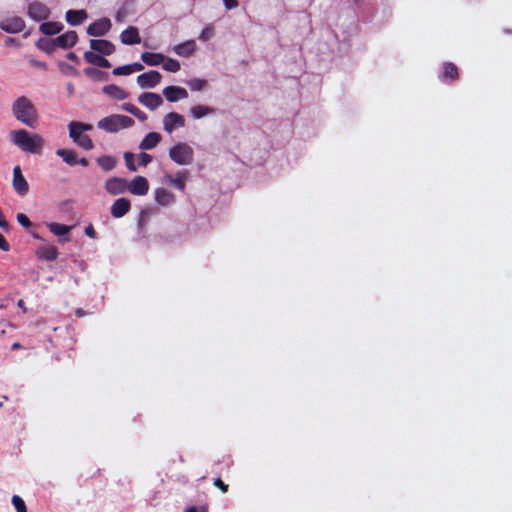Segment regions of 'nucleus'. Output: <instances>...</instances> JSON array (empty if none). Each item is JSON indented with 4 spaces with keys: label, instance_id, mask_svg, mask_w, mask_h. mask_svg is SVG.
Here are the masks:
<instances>
[{
    "label": "nucleus",
    "instance_id": "f257e3e1",
    "mask_svg": "<svg viewBox=\"0 0 512 512\" xmlns=\"http://www.w3.org/2000/svg\"><path fill=\"white\" fill-rule=\"evenodd\" d=\"M13 116L28 127L34 128L38 123V113L35 105L26 96L16 98L12 104Z\"/></svg>",
    "mask_w": 512,
    "mask_h": 512
},
{
    "label": "nucleus",
    "instance_id": "f03ea898",
    "mask_svg": "<svg viewBox=\"0 0 512 512\" xmlns=\"http://www.w3.org/2000/svg\"><path fill=\"white\" fill-rule=\"evenodd\" d=\"M11 141L22 151L31 154H41L44 139L38 134H30L24 129L11 132Z\"/></svg>",
    "mask_w": 512,
    "mask_h": 512
},
{
    "label": "nucleus",
    "instance_id": "7ed1b4c3",
    "mask_svg": "<svg viewBox=\"0 0 512 512\" xmlns=\"http://www.w3.org/2000/svg\"><path fill=\"white\" fill-rule=\"evenodd\" d=\"M134 125V120L125 115H110L102 118L98 123L99 129L105 130L109 133H116L121 128H129Z\"/></svg>",
    "mask_w": 512,
    "mask_h": 512
},
{
    "label": "nucleus",
    "instance_id": "20e7f679",
    "mask_svg": "<svg viewBox=\"0 0 512 512\" xmlns=\"http://www.w3.org/2000/svg\"><path fill=\"white\" fill-rule=\"evenodd\" d=\"M169 157L178 165H190L194 160V150L189 144L179 142L169 149Z\"/></svg>",
    "mask_w": 512,
    "mask_h": 512
},
{
    "label": "nucleus",
    "instance_id": "39448f33",
    "mask_svg": "<svg viewBox=\"0 0 512 512\" xmlns=\"http://www.w3.org/2000/svg\"><path fill=\"white\" fill-rule=\"evenodd\" d=\"M50 14V8L39 1H33L27 7L28 17L36 22L48 19Z\"/></svg>",
    "mask_w": 512,
    "mask_h": 512
},
{
    "label": "nucleus",
    "instance_id": "423d86ee",
    "mask_svg": "<svg viewBox=\"0 0 512 512\" xmlns=\"http://www.w3.org/2000/svg\"><path fill=\"white\" fill-rule=\"evenodd\" d=\"M111 27V20L107 17H103L89 24L86 33L89 36L101 37L105 36L110 31Z\"/></svg>",
    "mask_w": 512,
    "mask_h": 512
},
{
    "label": "nucleus",
    "instance_id": "0eeeda50",
    "mask_svg": "<svg viewBox=\"0 0 512 512\" xmlns=\"http://www.w3.org/2000/svg\"><path fill=\"white\" fill-rule=\"evenodd\" d=\"M75 126V121L69 124V136L79 147L87 151L92 150L94 144L91 138L87 134L76 129Z\"/></svg>",
    "mask_w": 512,
    "mask_h": 512
},
{
    "label": "nucleus",
    "instance_id": "6e6552de",
    "mask_svg": "<svg viewBox=\"0 0 512 512\" xmlns=\"http://www.w3.org/2000/svg\"><path fill=\"white\" fill-rule=\"evenodd\" d=\"M162 76L156 70H150L137 77V84L142 89L154 88L161 82Z\"/></svg>",
    "mask_w": 512,
    "mask_h": 512
},
{
    "label": "nucleus",
    "instance_id": "1a4fd4ad",
    "mask_svg": "<svg viewBox=\"0 0 512 512\" xmlns=\"http://www.w3.org/2000/svg\"><path fill=\"white\" fill-rule=\"evenodd\" d=\"M0 28L6 33H19L25 28V21L19 16L4 18L0 21Z\"/></svg>",
    "mask_w": 512,
    "mask_h": 512
},
{
    "label": "nucleus",
    "instance_id": "9d476101",
    "mask_svg": "<svg viewBox=\"0 0 512 512\" xmlns=\"http://www.w3.org/2000/svg\"><path fill=\"white\" fill-rule=\"evenodd\" d=\"M185 126V118L183 115L177 112H169L163 118L164 130L168 133H172L176 128H182Z\"/></svg>",
    "mask_w": 512,
    "mask_h": 512
},
{
    "label": "nucleus",
    "instance_id": "9b49d317",
    "mask_svg": "<svg viewBox=\"0 0 512 512\" xmlns=\"http://www.w3.org/2000/svg\"><path fill=\"white\" fill-rule=\"evenodd\" d=\"M14 190L20 196H25L29 191V185L22 174L20 166H15L13 169V182Z\"/></svg>",
    "mask_w": 512,
    "mask_h": 512
},
{
    "label": "nucleus",
    "instance_id": "f8f14e48",
    "mask_svg": "<svg viewBox=\"0 0 512 512\" xmlns=\"http://www.w3.org/2000/svg\"><path fill=\"white\" fill-rule=\"evenodd\" d=\"M105 189L111 195H120L127 191V180L121 177H111L105 182Z\"/></svg>",
    "mask_w": 512,
    "mask_h": 512
},
{
    "label": "nucleus",
    "instance_id": "ddd939ff",
    "mask_svg": "<svg viewBox=\"0 0 512 512\" xmlns=\"http://www.w3.org/2000/svg\"><path fill=\"white\" fill-rule=\"evenodd\" d=\"M89 45L92 50L104 56L112 55L115 52V45L106 39H91Z\"/></svg>",
    "mask_w": 512,
    "mask_h": 512
},
{
    "label": "nucleus",
    "instance_id": "4468645a",
    "mask_svg": "<svg viewBox=\"0 0 512 512\" xmlns=\"http://www.w3.org/2000/svg\"><path fill=\"white\" fill-rule=\"evenodd\" d=\"M148 190V181L143 176H136L130 183L127 182V191L133 195L143 196L148 193Z\"/></svg>",
    "mask_w": 512,
    "mask_h": 512
},
{
    "label": "nucleus",
    "instance_id": "2eb2a0df",
    "mask_svg": "<svg viewBox=\"0 0 512 512\" xmlns=\"http://www.w3.org/2000/svg\"><path fill=\"white\" fill-rule=\"evenodd\" d=\"M138 101L149 110H155L163 104V98L160 94L153 92H144L138 97Z\"/></svg>",
    "mask_w": 512,
    "mask_h": 512
},
{
    "label": "nucleus",
    "instance_id": "dca6fc26",
    "mask_svg": "<svg viewBox=\"0 0 512 512\" xmlns=\"http://www.w3.org/2000/svg\"><path fill=\"white\" fill-rule=\"evenodd\" d=\"M131 209V203L127 198H118L111 206V215L114 218L125 216Z\"/></svg>",
    "mask_w": 512,
    "mask_h": 512
},
{
    "label": "nucleus",
    "instance_id": "f3484780",
    "mask_svg": "<svg viewBox=\"0 0 512 512\" xmlns=\"http://www.w3.org/2000/svg\"><path fill=\"white\" fill-rule=\"evenodd\" d=\"M163 95L169 102H177L188 97L186 89L179 86H167L163 89Z\"/></svg>",
    "mask_w": 512,
    "mask_h": 512
},
{
    "label": "nucleus",
    "instance_id": "a211bd4d",
    "mask_svg": "<svg viewBox=\"0 0 512 512\" xmlns=\"http://www.w3.org/2000/svg\"><path fill=\"white\" fill-rule=\"evenodd\" d=\"M57 48L68 49L76 45L78 35L76 31H67L66 33L55 38Z\"/></svg>",
    "mask_w": 512,
    "mask_h": 512
},
{
    "label": "nucleus",
    "instance_id": "6ab92c4d",
    "mask_svg": "<svg viewBox=\"0 0 512 512\" xmlns=\"http://www.w3.org/2000/svg\"><path fill=\"white\" fill-rule=\"evenodd\" d=\"M120 40L125 45H134L141 42L139 30L135 26H129L120 34Z\"/></svg>",
    "mask_w": 512,
    "mask_h": 512
},
{
    "label": "nucleus",
    "instance_id": "aec40b11",
    "mask_svg": "<svg viewBox=\"0 0 512 512\" xmlns=\"http://www.w3.org/2000/svg\"><path fill=\"white\" fill-rule=\"evenodd\" d=\"M188 176H189V171L184 169V170L178 171L175 176H173L171 174H166L165 179L167 180V182L169 184L173 185L176 189H178L180 191H184V189L186 187L185 180L188 178Z\"/></svg>",
    "mask_w": 512,
    "mask_h": 512
},
{
    "label": "nucleus",
    "instance_id": "412c9836",
    "mask_svg": "<svg viewBox=\"0 0 512 512\" xmlns=\"http://www.w3.org/2000/svg\"><path fill=\"white\" fill-rule=\"evenodd\" d=\"M88 18V14L86 10L80 9V10H68L65 13V19L67 23L71 26H78L81 25L86 19Z\"/></svg>",
    "mask_w": 512,
    "mask_h": 512
},
{
    "label": "nucleus",
    "instance_id": "4be33fe9",
    "mask_svg": "<svg viewBox=\"0 0 512 512\" xmlns=\"http://www.w3.org/2000/svg\"><path fill=\"white\" fill-rule=\"evenodd\" d=\"M84 60L87 63L92 64L97 67H100V68L111 67V63L106 58H104L101 54H97L92 51L84 52Z\"/></svg>",
    "mask_w": 512,
    "mask_h": 512
},
{
    "label": "nucleus",
    "instance_id": "5701e85b",
    "mask_svg": "<svg viewBox=\"0 0 512 512\" xmlns=\"http://www.w3.org/2000/svg\"><path fill=\"white\" fill-rule=\"evenodd\" d=\"M58 255L57 247L51 244L42 245L37 250L38 258L46 261H54L57 259Z\"/></svg>",
    "mask_w": 512,
    "mask_h": 512
},
{
    "label": "nucleus",
    "instance_id": "b1692460",
    "mask_svg": "<svg viewBox=\"0 0 512 512\" xmlns=\"http://www.w3.org/2000/svg\"><path fill=\"white\" fill-rule=\"evenodd\" d=\"M155 201L161 206H169L175 202V195L165 188L155 190Z\"/></svg>",
    "mask_w": 512,
    "mask_h": 512
},
{
    "label": "nucleus",
    "instance_id": "393cba45",
    "mask_svg": "<svg viewBox=\"0 0 512 512\" xmlns=\"http://www.w3.org/2000/svg\"><path fill=\"white\" fill-rule=\"evenodd\" d=\"M162 136L158 132H149L139 144L141 150H151L161 141Z\"/></svg>",
    "mask_w": 512,
    "mask_h": 512
},
{
    "label": "nucleus",
    "instance_id": "a878e982",
    "mask_svg": "<svg viewBox=\"0 0 512 512\" xmlns=\"http://www.w3.org/2000/svg\"><path fill=\"white\" fill-rule=\"evenodd\" d=\"M102 92L111 98L117 99V100H124L128 98L129 94L122 89L121 87L115 85V84H109L102 88Z\"/></svg>",
    "mask_w": 512,
    "mask_h": 512
},
{
    "label": "nucleus",
    "instance_id": "bb28decb",
    "mask_svg": "<svg viewBox=\"0 0 512 512\" xmlns=\"http://www.w3.org/2000/svg\"><path fill=\"white\" fill-rule=\"evenodd\" d=\"M215 108L205 105H195L189 109V113L193 119H201L215 113Z\"/></svg>",
    "mask_w": 512,
    "mask_h": 512
},
{
    "label": "nucleus",
    "instance_id": "cd10ccee",
    "mask_svg": "<svg viewBox=\"0 0 512 512\" xmlns=\"http://www.w3.org/2000/svg\"><path fill=\"white\" fill-rule=\"evenodd\" d=\"M64 25L61 22H43L39 26V31L44 35H55L61 32Z\"/></svg>",
    "mask_w": 512,
    "mask_h": 512
},
{
    "label": "nucleus",
    "instance_id": "c85d7f7f",
    "mask_svg": "<svg viewBox=\"0 0 512 512\" xmlns=\"http://www.w3.org/2000/svg\"><path fill=\"white\" fill-rule=\"evenodd\" d=\"M141 60L149 66H158L165 60V56L161 53L143 52Z\"/></svg>",
    "mask_w": 512,
    "mask_h": 512
},
{
    "label": "nucleus",
    "instance_id": "c756f323",
    "mask_svg": "<svg viewBox=\"0 0 512 512\" xmlns=\"http://www.w3.org/2000/svg\"><path fill=\"white\" fill-rule=\"evenodd\" d=\"M84 73L87 77L95 82H105L109 80V74L105 71H101L95 67H87L84 69Z\"/></svg>",
    "mask_w": 512,
    "mask_h": 512
},
{
    "label": "nucleus",
    "instance_id": "7c9ffc66",
    "mask_svg": "<svg viewBox=\"0 0 512 512\" xmlns=\"http://www.w3.org/2000/svg\"><path fill=\"white\" fill-rule=\"evenodd\" d=\"M56 155L61 157L62 160L69 166L78 164L77 153L71 149H57Z\"/></svg>",
    "mask_w": 512,
    "mask_h": 512
},
{
    "label": "nucleus",
    "instance_id": "2f4dec72",
    "mask_svg": "<svg viewBox=\"0 0 512 512\" xmlns=\"http://www.w3.org/2000/svg\"><path fill=\"white\" fill-rule=\"evenodd\" d=\"M195 47V42L193 40H189L176 45L174 47V52L179 56L188 57L194 52Z\"/></svg>",
    "mask_w": 512,
    "mask_h": 512
},
{
    "label": "nucleus",
    "instance_id": "473e14b6",
    "mask_svg": "<svg viewBox=\"0 0 512 512\" xmlns=\"http://www.w3.org/2000/svg\"><path fill=\"white\" fill-rule=\"evenodd\" d=\"M96 162L105 172L112 171L117 165V159L111 155H102L96 159Z\"/></svg>",
    "mask_w": 512,
    "mask_h": 512
},
{
    "label": "nucleus",
    "instance_id": "72a5a7b5",
    "mask_svg": "<svg viewBox=\"0 0 512 512\" xmlns=\"http://www.w3.org/2000/svg\"><path fill=\"white\" fill-rule=\"evenodd\" d=\"M459 77L458 74V68L457 66L452 62H445L443 65V73H442V80H457Z\"/></svg>",
    "mask_w": 512,
    "mask_h": 512
},
{
    "label": "nucleus",
    "instance_id": "f704fd0d",
    "mask_svg": "<svg viewBox=\"0 0 512 512\" xmlns=\"http://www.w3.org/2000/svg\"><path fill=\"white\" fill-rule=\"evenodd\" d=\"M36 47L39 50H41L47 54H51L57 49L56 40H55V38H53V39L40 38L36 42Z\"/></svg>",
    "mask_w": 512,
    "mask_h": 512
},
{
    "label": "nucleus",
    "instance_id": "c9c22d12",
    "mask_svg": "<svg viewBox=\"0 0 512 512\" xmlns=\"http://www.w3.org/2000/svg\"><path fill=\"white\" fill-rule=\"evenodd\" d=\"M122 109L130 114H132L133 116H135L139 121H146L147 120V114L145 112H143L142 110H140L138 107H136L135 105L131 104V103H124L122 105Z\"/></svg>",
    "mask_w": 512,
    "mask_h": 512
},
{
    "label": "nucleus",
    "instance_id": "e433bc0d",
    "mask_svg": "<svg viewBox=\"0 0 512 512\" xmlns=\"http://www.w3.org/2000/svg\"><path fill=\"white\" fill-rule=\"evenodd\" d=\"M47 226L49 231L56 236H66L71 230L70 226L56 222L49 223Z\"/></svg>",
    "mask_w": 512,
    "mask_h": 512
},
{
    "label": "nucleus",
    "instance_id": "4c0bfd02",
    "mask_svg": "<svg viewBox=\"0 0 512 512\" xmlns=\"http://www.w3.org/2000/svg\"><path fill=\"white\" fill-rule=\"evenodd\" d=\"M180 63L179 61L172 59V58H165L163 62V69L168 72H178L180 70Z\"/></svg>",
    "mask_w": 512,
    "mask_h": 512
},
{
    "label": "nucleus",
    "instance_id": "58836bf2",
    "mask_svg": "<svg viewBox=\"0 0 512 512\" xmlns=\"http://www.w3.org/2000/svg\"><path fill=\"white\" fill-rule=\"evenodd\" d=\"M206 83L207 81L201 78H192L189 81H187V85L192 91L202 90L205 87Z\"/></svg>",
    "mask_w": 512,
    "mask_h": 512
},
{
    "label": "nucleus",
    "instance_id": "ea45409f",
    "mask_svg": "<svg viewBox=\"0 0 512 512\" xmlns=\"http://www.w3.org/2000/svg\"><path fill=\"white\" fill-rule=\"evenodd\" d=\"M215 34L214 27L212 25H207L199 35V40L206 42L210 40Z\"/></svg>",
    "mask_w": 512,
    "mask_h": 512
},
{
    "label": "nucleus",
    "instance_id": "a19ab883",
    "mask_svg": "<svg viewBox=\"0 0 512 512\" xmlns=\"http://www.w3.org/2000/svg\"><path fill=\"white\" fill-rule=\"evenodd\" d=\"M12 504L14 505L17 512H27L26 504L20 496L14 495L12 497Z\"/></svg>",
    "mask_w": 512,
    "mask_h": 512
},
{
    "label": "nucleus",
    "instance_id": "79ce46f5",
    "mask_svg": "<svg viewBox=\"0 0 512 512\" xmlns=\"http://www.w3.org/2000/svg\"><path fill=\"white\" fill-rule=\"evenodd\" d=\"M123 157L128 170L135 172L137 170V166L134 163V154L131 152H125Z\"/></svg>",
    "mask_w": 512,
    "mask_h": 512
},
{
    "label": "nucleus",
    "instance_id": "37998d69",
    "mask_svg": "<svg viewBox=\"0 0 512 512\" xmlns=\"http://www.w3.org/2000/svg\"><path fill=\"white\" fill-rule=\"evenodd\" d=\"M153 158L151 155L145 153V152H141L139 155H138V164L139 166H144L146 167L148 164H150L152 162Z\"/></svg>",
    "mask_w": 512,
    "mask_h": 512
},
{
    "label": "nucleus",
    "instance_id": "c03bdc74",
    "mask_svg": "<svg viewBox=\"0 0 512 512\" xmlns=\"http://www.w3.org/2000/svg\"><path fill=\"white\" fill-rule=\"evenodd\" d=\"M16 218H17L18 223L21 226H23L24 228H30L32 226L31 221L29 220V218L25 214L18 213Z\"/></svg>",
    "mask_w": 512,
    "mask_h": 512
},
{
    "label": "nucleus",
    "instance_id": "a18cd8bd",
    "mask_svg": "<svg viewBox=\"0 0 512 512\" xmlns=\"http://www.w3.org/2000/svg\"><path fill=\"white\" fill-rule=\"evenodd\" d=\"M112 73L116 76L130 75L131 69L129 68V64H128V65L116 67Z\"/></svg>",
    "mask_w": 512,
    "mask_h": 512
},
{
    "label": "nucleus",
    "instance_id": "49530a36",
    "mask_svg": "<svg viewBox=\"0 0 512 512\" xmlns=\"http://www.w3.org/2000/svg\"><path fill=\"white\" fill-rule=\"evenodd\" d=\"M127 16V11L125 8H120L117 10L116 14H115V20L116 22L118 23H122L125 18Z\"/></svg>",
    "mask_w": 512,
    "mask_h": 512
},
{
    "label": "nucleus",
    "instance_id": "de8ad7c7",
    "mask_svg": "<svg viewBox=\"0 0 512 512\" xmlns=\"http://www.w3.org/2000/svg\"><path fill=\"white\" fill-rule=\"evenodd\" d=\"M214 485L218 487L223 493L228 491V485L225 484L220 478L214 480Z\"/></svg>",
    "mask_w": 512,
    "mask_h": 512
},
{
    "label": "nucleus",
    "instance_id": "09e8293b",
    "mask_svg": "<svg viewBox=\"0 0 512 512\" xmlns=\"http://www.w3.org/2000/svg\"><path fill=\"white\" fill-rule=\"evenodd\" d=\"M10 249V245L5 237L0 233V250L7 252Z\"/></svg>",
    "mask_w": 512,
    "mask_h": 512
},
{
    "label": "nucleus",
    "instance_id": "8fccbe9b",
    "mask_svg": "<svg viewBox=\"0 0 512 512\" xmlns=\"http://www.w3.org/2000/svg\"><path fill=\"white\" fill-rule=\"evenodd\" d=\"M30 64L34 67L40 68L42 70H47V64L43 61H39L36 59H31Z\"/></svg>",
    "mask_w": 512,
    "mask_h": 512
},
{
    "label": "nucleus",
    "instance_id": "3c124183",
    "mask_svg": "<svg viewBox=\"0 0 512 512\" xmlns=\"http://www.w3.org/2000/svg\"><path fill=\"white\" fill-rule=\"evenodd\" d=\"M85 234L93 239L97 237V233L91 224L85 228Z\"/></svg>",
    "mask_w": 512,
    "mask_h": 512
},
{
    "label": "nucleus",
    "instance_id": "603ef678",
    "mask_svg": "<svg viewBox=\"0 0 512 512\" xmlns=\"http://www.w3.org/2000/svg\"><path fill=\"white\" fill-rule=\"evenodd\" d=\"M75 125V128L81 132L92 129V126L90 124H85L82 122H75Z\"/></svg>",
    "mask_w": 512,
    "mask_h": 512
},
{
    "label": "nucleus",
    "instance_id": "864d4df0",
    "mask_svg": "<svg viewBox=\"0 0 512 512\" xmlns=\"http://www.w3.org/2000/svg\"><path fill=\"white\" fill-rule=\"evenodd\" d=\"M5 46H7V47L20 46V42L16 38L7 37L5 40Z\"/></svg>",
    "mask_w": 512,
    "mask_h": 512
},
{
    "label": "nucleus",
    "instance_id": "5fc2aeb1",
    "mask_svg": "<svg viewBox=\"0 0 512 512\" xmlns=\"http://www.w3.org/2000/svg\"><path fill=\"white\" fill-rule=\"evenodd\" d=\"M225 7L228 10L234 9L238 6L237 0H223Z\"/></svg>",
    "mask_w": 512,
    "mask_h": 512
},
{
    "label": "nucleus",
    "instance_id": "6e6d98bb",
    "mask_svg": "<svg viewBox=\"0 0 512 512\" xmlns=\"http://www.w3.org/2000/svg\"><path fill=\"white\" fill-rule=\"evenodd\" d=\"M129 68L131 69V74L133 72H138L144 69V66L141 63L135 62L132 64H129Z\"/></svg>",
    "mask_w": 512,
    "mask_h": 512
},
{
    "label": "nucleus",
    "instance_id": "4d7b16f0",
    "mask_svg": "<svg viewBox=\"0 0 512 512\" xmlns=\"http://www.w3.org/2000/svg\"><path fill=\"white\" fill-rule=\"evenodd\" d=\"M0 228H2L4 230H8V228H9V223L5 220L4 214L1 209H0Z\"/></svg>",
    "mask_w": 512,
    "mask_h": 512
},
{
    "label": "nucleus",
    "instance_id": "13d9d810",
    "mask_svg": "<svg viewBox=\"0 0 512 512\" xmlns=\"http://www.w3.org/2000/svg\"><path fill=\"white\" fill-rule=\"evenodd\" d=\"M66 58L76 64L80 62L79 57L74 52H69L66 54Z\"/></svg>",
    "mask_w": 512,
    "mask_h": 512
},
{
    "label": "nucleus",
    "instance_id": "bf43d9fd",
    "mask_svg": "<svg viewBox=\"0 0 512 512\" xmlns=\"http://www.w3.org/2000/svg\"><path fill=\"white\" fill-rule=\"evenodd\" d=\"M59 65H60V67L66 68L67 71L71 72L72 74H76L77 73V70L74 67H72V66H70L68 64L59 63Z\"/></svg>",
    "mask_w": 512,
    "mask_h": 512
},
{
    "label": "nucleus",
    "instance_id": "052dcab7",
    "mask_svg": "<svg viewBox=\"0 0 512 512\" xmlns=\"http://www.w3.org/2000/svg\"><path fill=\"white\" fill-rule=\"evenodd\" d=\"M78 164L87 167L89 165V161L86 158H80L78 159Z\"/></svg>",
    "mask_w": 512,
    "mask_h": 512
},
{
    "label": "nucleus",
    "instance_id": "680f3d73",
    "mask_svg": "<svg viewBox=\"0 0 512 512\" xmlns=\"http://www.w3.org/2000/svg\"><path fill=\"white\" fill-rule=\"evenodd\" d=\"M17 306L19 308H21L24 312H26V308L24 306V301L23 300H19L18 303H17Z\"/></svg>",
    "mask_w": 512,
    "mask_h": 512
},
{
    "label": "nucleus",
    "instance_id": "e2e57ef3",
    "mask_svg": "<svg viewBox=\"0 0 512 512\" xmlns=\"http://www.w3.org/2000/svg\"><path fill=\"white\" fill-rule=\"evenodd\" d=\"M67 89L69 91V94H73V91H74V87L71 83H68L67 85Z\"/></svg>",
    "mask_w": 512,
    "mask_h": 512
},
{
    "label": "nucleus",
    "instance_id": "0e129e2a",
    "mask_svg": "<svg viewBox=\"0 0 512 512\" xmlns=\"http://www.w3.org/2000/svg\"><path fill=\"white\" fill-rule=\"evenodd\" d=\"M185 512H198L195 506L189 507L185 510Z\"/></svg>",
    "mask_w": 512,
    "mask_h": 512
},
{
    "label": "nucleus",
    "instance_id": "69168bd1",
    "mask_svg": "<svg viewBox=\"0 0 512 512\" xmlns=\"http://www.w3.org/2000/svg\"><path fill=\"white\" fill-rule=\"evenodd\" d=\"M68 241H69V238H68V237H65V238H63V239H59V242H60V243H66V242H68Z\"/></svg>",
    "mask_w": 512,
    "mask_h": 512
},
{
    "label": "nucleus",
    "instance_id": "338daca9",
    "mask_svg": "<svg viewBox=\"0 0 512 512\" xmlns=\"http://www.w3.org/2000/svg\"><path fill=\"white\" fill-rule=\"evenodd\" d=\"M82 314H83V313H82V311H81V310H78V311H77V315H79V316H80V315H82Z\"/></svg>",
    "mask_w": 512,
    "mask_h": 512
},
{
    "label": "nucleus",
    "instance_id": "774afa93",
    "mask_svg": "<svg viewBox=\"0 0 512 512\" xmlns=\"http://www.w3.org/2000/svg\"><path fill=\"white\" fill-rule=\"evenodd\" d=\"M18 346H19V344L16 343L13 345V348H18Z\"/></svg>",
    "mask_w": 512,
    "mask_h": 512
}]
</instances>
